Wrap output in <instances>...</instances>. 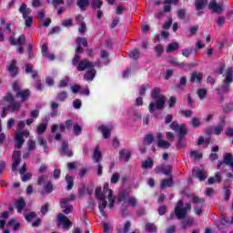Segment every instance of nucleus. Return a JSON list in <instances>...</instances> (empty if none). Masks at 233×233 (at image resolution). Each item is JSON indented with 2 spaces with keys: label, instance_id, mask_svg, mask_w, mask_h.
Wrapping results in <instances>:
<instances>
[{
  "label": "nucleus",
  "instance_id": "4be33fe9",
  "mask_svg": "<svg viewBox=\"0 0 233 233\" xmlns=\"http://www.w3.org/2000/svg\"><path fill=\"white\" fill-rule=\"evenodd\" d=\"M76 5L82 12H85L88 7V5H90V0H77Z\"/></svg>",
  "mask_w": 233,
  "mask_h": 233
},
{
  "label": "nucleus",
  "instance_id": "4d7b16f0",
  "mask_svg": "<svg viewBox=\"0 0 233 233\" xmlns=\"http://www.w3.org/2000/svg\"><path fill=\"white\" fill-rule=\"evenodd\" d=\"M25 19V25L27 28H30L32 26V23H34V20L32 19V16H26Z\"/></svg>",
  "mask_w": 233,
  "mask_h": 233
},
{
  "label": "nucleus",
  "instance_id": "4468645a",
  "mask_svg": "<svg viewBox=\"0 0 233 233\" xmlns=\"http://www.w3.org/2000/svg\"><path fill=\"white\" fill-rule=\"evenodd\" d=\"M224 164L225 165H229V167H231V168H233V157H232V155L230 153H226L224 155ZM222 165H223V162L218 161L217 168L219 170V168H221Z\"/></svg>",
  "mask_w": 233,
  "mask_h": 233
},
{
  "label": "nucleus",
  "instance_id": "0eeeda50",
  "mask_svg": "<svg viewBox=\"0 0 233 233\" xmlns=\"http://www.w3.org/2000/svg\"><path fill=\"white\" fill-rule=\"evenodd\" d=\"M74 197L63 198L60 201V207L63 209L64 214H70L74 208L70 205V201H73Z\"/></svg>",
  "mask_w": 233,
  "mask_h": 233
},
{
  "label": "nucleus",
  "instance_id": "3c124183",
  "mask_svg": "<svg viewBox=\"0 0 233 233\" xmlns=\"http://www.w3.org/2000/svg\"><path fill=\"white\" fill-rule=\"evenodd\" d=\"M76 45H83L84 46H88V42L85 37H77L76 38Z\"/></svg>",
  "mask_w": 233,
  "mask_h": 233
},
{
  "label": "nucleus",
  "instance_id": "e2e57ef3",
  "mask_svg": "<svg viewBox=\"0 0 233 233\" xmlns=\"http://www.w3.org/2000/svg\"><path fill=\"white\" fill-rule=\"evenodd\" d=\"M145 141L146 143H147V145H152V143H154V136H152L151 134L147 135L145 137Z\"/></svg>",
  "mask_w": 233,
  "mask_h": 233
},
{
  "label": "nucleus",
  "instance_id": "c9c22d12",
  "mask_svg": "<svg viewBox=\"0 0 233 233\" xmlns=\"http://www.w3.org/2000/svg\"><path fill=\"white\" fill-rule=\"evenodd\" d=\"M194 225V220L192 218H185L182 221V228H187V227H192Z\"/></svg>",
  "mask_w": 233,
  "mask_h": 233
},
{
  "label": "nucleus",
  "instance_id": "9b49d317",
  "mask_svg": "<svg viewBox=\"0 0 233 233\" xmlns=\"http://www.w3.org/2000/svg\"><path fill=\"white\" fill-rule=\"evenodd\" d=\"M156 139H157V145L158 148H163L164 150H167L169 147H171V144L169 141L163 139V134L161 133L157 134Z\"/></svg>",
  "mask_w": 233,
  "mask_h": 233
},
{
  "label": "nucleus",
  "instance_id": "de8ad7c7",
  "mask_svg": "<svg viewBox=\"0 0 233 233\" xmlns=\"http://www.w3.org/2000/svg\"><path fill=\"white\" fill-rule=\"evenodd\" d=\"M224 127H225V124H220L217 127H215L214 131H213L215 136H219V134H221V132H223Z\"/></svg>",
  "mask_w": 233,
  "mask_h": 233
},
{
  "label": "nucleus",
  "instance_id": "13d9d810",
  "mask_svg": "<svg viewBox=\"0 0 233 233\" xmlns=\"http://www.w3.org/2000/svg\"><path fill=\"white\" fill-rule=\"evenodd\" d=\"M68 81H70V78H68V76H66L65 79H63L59 82L58 86L60 88H65V86H66V85H68Z\"/></svg>",
  "mask_w": 233,
  "mask_h": 233
},
{
  "label": "nucleus",
  "instance_id": "58836bf2",
  "mask_svg": "<svg viewBox=\"0 0 233 233\" xmlns=\"http://www.w3.org/2000/svg\"><path fill=\"white\" fill-rule=\"evenodd\" d=\"M100 56H101V59L104 60L105 65H108V61H109L108 60V57H109L108 52H106V50H102L100 52Z\"/></svg>",
  "mask_w": 233,
  "mask_h": 233
},
{
  "label": "nucleus",
  "instance_id": "864d4df0",
  "mask_svg": "<svg viewBox=\"0 0 233 233\" xmlns=\"http://www.w3.org/2000/svg\"><path fill=\"white\" fill-rule=\"evenodd\" d=\"M91 5H93V8H101V6H103V1L92 0Z\"/></svg>",
  "mask_w": 233,
  "mask_h": 233
},
{
  "label": "nucleus",
  "instance_id": "2f4dec72",
  "mask_svg": "<svg viewBox=\"0 0 233 233\" xmlns=\"http://www.w3.org/2000/svg\"><path fill=\"white\" fill-rule=\"evenodd\" d=\"M37 141L40 147H44V151L46 152V154H48V147L46 146V139L41 137H38Z\"/></svg>",
  "mask_w": 233,
  "mask_h": 233
},
{
  "label": "nucleus",
  "instance_id": "09e8293b",
  "mask_svg": "<svg viewBox=\"0 0 233 233\" xmlns=\"http://www.w3.org/2000/svg\"><path fill=\"white\" fill-rule=\"evenodd\" d=\"M82 130H83V127H81V126H79V124H74L73 132L76 134V136H79V134H81Z\"/></svg>",
  "mask_w": 233,
  "mask_h": 233
},
{
  "label": "nucleus",
  "instance_id": "6e6552de",
  "mask_svg": "<svg viewBox=\"0 0 233 233\" xmlns=\"http://www.w3.org/2000/svg\"><path fill=\"white\" fill-rule=\"evenodd\" d=\"M72 125L73 123L71 119L66 121V127L63 124H60V125L55 124L51 127V134H56L57 130H59V132H65L66 128H67V130H71Z\"/></svg>",
  "mask_w": 233,
  "mask_h": 233
},
{
  "label": "nucleus",
  "instance_id": "dca6fc26",
  "mask_svg": "<svg viewBox=\"0 0 233 233\" xmlns=\"http://www.w3.org/2000/svg\"><path fill=\"white\" fill-rule=\"evenodd\" d=\"M98 130L102 132V136L104 139H108L110 137V134L112 132V126H99Z\"/></svg>",
  "mask_w": 233,
  "mask_h": 233
},
{
  "label": "nucleus",
  "instance_id": "a211bd4d",
  "mask_svg": "<svg viewBox=\"0 0 233 233\" xmlns=\"http://www.w3.org/2000/svg\"><path fill=\"white\" fill-rule=\"evenodd\" d=\"M15 96L18 99H21L22 103H24V101H26V99H28V97H30V90L25 89L23 91H18V92H16Z\"/></svg>",
  "mask_w": 233,
  "mask_h": 233
},
{
  "label": "nucleus",
  "instance_id": "49530a36",
  "mask_svg": "<svg viewBox=\"0 0 233 233\" xmlns=\"http://www.w3.org/2000/svg\"><path fill=\"white\" fill-rule=\"evenodd\" d=\"M139 56H141V54L139 53V50H137V49H134L129 54V57L131 59H139Z\"/></svg>",
  "mask_w": 233,
  "mask_h": 233
},
{
  "label": "nucleus",
  "instance_id": "39448f33",
  "mask_svg": "<svg viewBox=\"0 0 233 233\" xmlns=\"http://www.w3.org/2000/svg\"><path fill=\"white\" fill-rule=\"evenodd\" d=\"M72 63L74 66H76V70L78 72H85V70H88L89 68H94L96 66V64L87 58H85L79 62V55H76L74 56Z\"/></svg>",
  "mask_w": 233,
  "mask_h": 233
},
{
  "label": "nucleus",
  "instance_id": "ea45409f",
  "mask_svg": "<svg viewBox=\"0 0 233 233\" xmlns=\"http://www.w3.org/2000/svg\"><path fill=\"white\" fill-rule=\"evenodd\" d=\"M131 227H132V223H130V221H127L124 224L122 230H118V232L119 233H127V232H129Z\"/></svg>",
  "mask_w": 233,
  "mask_h": 233
},
{
  "label": "nucleus",
  "instance_id": "79ce46f5",
  "mask_svg": "<svg viewBox=\"0 0 233 233\" xmlns=\"http://www.w3.org/2000/svg\"><path fill=\"white\" fill-rule=\"evenodd\" d=\"M154 167V161L152 158L147 159L143 164H142V168H152Z\"/></svg>",
  "mask_w": 233,
  "mask_h": 233
},
{
  "label": "nucleus",
  "instance_id": "2eb2a0df",
  "mask_svg": "<svg viewBox=\"0 0 233 233\" xmlns=\"http://www.w3.org/2000/svg\"><path fill=\"white\" fill-rule=\"evenodd\" d=\"M60 154L61 156H67V157H72V156H74L72 150L68 149V142L62 143Z\"/></svg>",
  "mask_w": 233,
  "mask_h": 233
},
{
  "label": "nucleus",
  "instance_id": "603ef678",
  "mask_svg": "<svg viewBox=\"0 0 233 233\" xmlns=\"http://www.w3.org/2000/svg\"><path fill=\"white\" fill-rule=\"evenodd\" d=\"M172 23H173L172 17L168 16L167 21L165 22V24L163 25L164 30H168V28H170V26H172Z\"/></svg>",
  "mask_w": 233,
  "mask_h": 233
},
{
  "label": "nucleus",
  "instance_id": "c85d7f7f",
  "mask_svg": "<svg viewBox=\"0 0 233 233\" xmlns=\"http://www.w3.org/2000/svg\"><path fill=\"white\" fill-rule=\"evenodd\" d=\"M201 79H203V74L195 72L191 75L190 82L196 83V81L199 82Z\"/></svg>",
  "mask_w": 233,
  "mask_h": 233
},
{
  "label": "nucleus",
  "instance_id": "423d86ee",
  "mask_svg": "<svg viewBox=\"0 0 233 233\" xmlns=\"http://www.w3.org/2000/svg\"><path fill=\"white\" fill-rule=\"evenodd\" d=\"M30 136V132L24 130V131H18L15 135V145L16 148H22L23 145H25V139L24 137H28Z\"/></svg>",
  "mask_w": 233,
  "mask_h": 233
},
{
  "label": "nucleus",
  "instance_id": "ddd939ff",
  "mask_svg": "<svg viewBox=\"0 0 233 233\" xmlns=\"http://www.w3.org/2000/svg\"><path fill=\"white\" fill-rule=\"evenodd\" d=\"M19 163H21V152L15 151L13 154V165H12L13 172H15V170H17V167H19Z\"/></svg>",
  "mask_w": 233,
  "mask_h": 233
},
{
  "label": "nucleus",
  "instance_id": "8fccbe9b",
  "mask_svg": "<svg viewBox=\"0 0 233 233\" xmlns=\"http://www.w3.org/2000/svg\"><path fill=\"white\" fill-rule=\"evenodd\" d=\"M207 89L202 88V89H198V96L199 97V99H205V97H207Z\"/></svg>",
  "mask_w": 233,
  "mask_h": 233
},
{
  "label": "nucleus",
  "instance_id": "5fc2aeb1",
  "mask_svg": "<svg viewBox=\"0 0 233 233\" xmlns=\"http://www.w3.org/2000/svg\"><path fill=\"white\" fill-rule=\"evenodd\" d=\"M155 52L157 53V56H158V57L161 56V55L164 52L163 46H161L159 44L157 45L155 47Z\"/></svg>",
  "mask_w": 233,
  "mask_h": 233
},
{
  "label": "nucleus",
  "instance_id": "052dcab7",
  "mask_svg": "<svg viewBox=\"0 0 233 233\" xmlns=\"http://www.w3.org/2000/svg\"><path fill=\"white\" fill-rule=\"evenodd\" d=\"M176 103H177V100H176V97L174 96H171L167 101V105L169 108H174V106H176Z\"/></svg>",
  "mask_w": 233,
  "mask_h": 233
},
{
  "label": "nucleus",
  "instance_id": "5701e85b",
  "mask_svg": "<svg viewBox=\"0 0 233 233\" xmlns=\"http://www.w3.org/2000/svg\"><path fill=\"white\" fill-rule=\"evenodd\" d=\"M46 128H48V122L39 124L36 127V133L41 136V134H45L46 132Z\"/></svg>",
  "mask_w": 233,
  "mask_h": 233
},
{
  "label": "nucleus",
  "instance_id": "412c9836",
  "mask_svg": "<svg viewBox=\"0 0 233 233\" xmlns=\"http://www.w3.org/2000/svg\"><path fill=\"white\" fill-rule=\"evenodd\" d=\"M8 71L11 76H17V62L15 60L11 61Z\"/></svg>",
  "mask_w": 233,
  "mask_h": 233
},
{
  "label": "nucleus",
  "instance_id": "a19ab883",
  "mask_svg": "<svg viewBox=\"0 0 233 233\" xmlns=\"http://www.w3.org/2000/svg\"><path fill=\"white\" fill-rule=\"evenodd\" d=\"M146 230H147V232H157V227L155 226V224L147 223V224H146Z\"/></svg>",
  "mask_w": 233,
  "mask_h": 233
},
{
  "label": "nucleus",
  "instance_id": "f257e3e1",
  "mask_svg": "<svg viewBox=\"0 0 233 233\" xmlns=\"http://www.w3.org/2000/svg\"><path fill=\"white\" fill-rule=\"evenodd\" d=\"M96 198L98 202V208L101 216H106L105 208L108 207L112 208L116 203V197H114V191L108 188V184L104 186V193L101 192V187H97L95 192ZM106 196L108 202L106 201Z\"/></svg>",
  "mask_w": 233,
  "mask_h": 233
},
{
  "label": "nucleus",
  "instance_id": "6e6d98bb",
  "mask_svg": "<svg viewBox=\"0 0 233 233\" xmlns=\"http://www.w3.org/2000/svg\"><path fill=\"white\" fill-rule=\"evenodd\" d=\"M190 125H192V127H194V128H196L201 125V122L199 121V118L193 117L191 119Z\"/></svg>",
  "mask_w": 233,
  "mask_h": 233
},
{
  "label": "nucleus",
  "instance_id": "4c0bfd02",
  "mask_svg": "<svg viewBox=\"0 0 233 233\" xmlns=\"http://www.w3.org/2000/svg\"><path fill=\"white\" fill-rule=\"evenodd\" d=\"M173 185H174V182H173L172 178L165 179L162 181V183L160 185V188H165L166 187H172Z\"/></svg>",
  "mask_w": 233,
  "mask_h": 233
},
{
  "label": "nucleus",
  "instance_id": "f3484780",
  "mask_svg": "<svg viewBox=\"0 0 233 233\" xmlns=\"http://www.w3.org/2000/svg\"><path fill=\"white\" fill-rule=\"evenodd\" d=\"M193 174L199 179V181H205V178L208 176L207 175V172L200 170L199 167H194Z\"/></svg>",
  "mask_w": 233,
  "mask_h": 233
},
{
  "label": "nucleus",
  "instance_id": "37998d69",
  "mask_svg": "<svg viewBox=\"0 0 233 233\" xmlns=\"http://www.w3.org/2000/svg\"><path fill=\"white\" fill-rule=\"evenodd\" d=\"M186 146H187V141L185 140V137H178V142H177V147L185 148Z\"/></svg>",
  "mask_w": 233,
  "mask_h": 233
},
{
  "label": "nucleus",
  "instance_id": "0e129e2a",
  "mask_svg": "<svg viewBox=\"0 0 233 233\" xmlns=\"http://www.w3.org/2000/svg\"><path fill=\"white\" fill-rule=\"evenodd\" d=\"M27 145H28L29 152H32V150H34L35 148V141H34V140H28Z\"/></svg>",
  "mask_w": 233,
  "mask_h": 233
},
{
  "label": "nucleus",
  "instance_id": "680f3d73",
  "mask_svg": "<svg viewBox=\"0 0 233 233\" xmlns=\"http://www.w3.org/2000/svg\"><path fill=\"white\" fill-rule=\"evenodd\" d=\"M162 172H163V174H165V176H168V174H170V172H172V166H166V167H162Z\"/></svg>",
  "mask_w": 233,
  "mask_h": 233
},
{
  "label": "nucleus",
  "instance_id": "9d476101",
  "mask_svg": "<svg viewBox=\"0 0 233 233\" xmlns=\"http://www.w3.org/2000/svg\"><path fill=\"white\" fill-rule=\"evenodd\" d=\"M58 227H63V228H70L72 227V222L68 220V218L63 213H59L57 216Z\"/></svg>",
  "mask_w": 233,
  "mask_h": 233
},
{
  "label": "nucleus",
  "instance_id": "f704fd0d",
  "mask_svg": "<svg viewBox=\"0 0 233 233\" xmlns=\"http://www.w3.org/2000/svg\"><path fill=\"white\" fill-rule=\"evenodd\" d=\"M66 181L67 183V190H72V188L74 187V177L66 175Z\"/></svg>",
  "mask_w": 233,
  "mask_h": 233
},
{
  "label": "nucleus",
  "instance_id": "b1692460",
  "mask_svg": "<svg viewBox=\"0 0 233 233\" xmlns=\"http://www.w3.org/2000/svg\"><path fill=\"white\" fill-rule=\"evenodd\" d=\"M94 77H96V69H94V68H92L91 70L87 71L84 75V79H86V81H93Z\"/></svg>",
  "mask_w": 233,
  "mask_h": 233
},
{
  "label": "nucleus",
  "instance_id": "a878e982",
  "mask_svg": "<svg viewBox=\"0 0 233 233\" xmlns=\"http://www.w3.org/2000/svg\"><path fill=\"white\" fill-rule=\"evenodd\" d=\"M92 157H93V161H95V163H99L101 161L103 157H102L101 151H99L98 147L95 148Z\"/></svg>",
  "mask_w": 233,
  "mask_h": 233
},
{
  "label": "nucleus",
  "instance_id": "393cba45",
  "mask_svg": "<svg viewBox=\"0 0 233 233\" xmlns=\"http://www.w3.org/2000/svg\"><path fill=\"white\" fill-rule=\"evenodd\" d=\"M25 74H31L33 79H35V77H37V71L34 70V67L30 64H27L25 66Z\"/></svg>",
  "mask_w": 233,
  "mask_h": 233
},
{
  "label": "nucleus",
  "instance_id": "e433bc0d",
  "mask_svg": "<svg viewBox=\"0 0 233 233\" xmlns=\"http://www.w3.org/2000/svg\"><path fill=\"white\" fill-rule=\"evenodd\" d=\"M68 97V93L66 91H62L56 95V99L57 101H66V99Z\"/></svg>",
  "mask_w": 233,
  "mask_h": 233
},
{
  "label": "nucleus",
  "instance_id": "20e7f679",
  "mask_svg": "<svg viewBox=\"0 0 233 233\" xmlns=\"http://www.w3.org/2000/svg\"><path fill=\"white\" fill-rule=\"evenodd\" d=\"M185 206V207H184ZM192 210V205L190 203H185L183 200H179L175 208V214L172 213L168 218V221L175 219V218H177V219H183L187 218V214Z\"/></svg>",
  "mask_w": 233,
  "mask_h": 233
},
{
  "label": "nucleus",
  "instance_id": "1a4fd4ad",
  "mask_svg": "<svg viewBox=\"0 0 233 233\" xmlns=\"http://www.w3.org/2000/svg\"><path fill=\"white\" fill-rule=\"evenodd\" d=\"M233 81L232 70L228 69L226 73V78L224 80V85L222 86L220 92L227 93L228 88H230V83Z\"/></svg>",
  "mask_w": 233,
  "mask_h": 233
},
{
  "label": "nucleus",
  "instance_id": "bb28decb",
  "mask_svg": "<svg viewBox=\"0 0 233 233\" xmlns=\"http://www.w3.org/2000/svg\"><path fill=\"white\" fill-rule=\"evenodd\" d=\"M120 159L123 161H128L130 159V151L128 149H122L119 152Z\"/></svg>",
  "mask_w": 233,
  "mask_h": 233
},
{
  "label": "nucleus",
  "instance_id": "6ab92c4d",
  "mask_svg": "<svg viewBox=\"0 0 233 233\" xmlns=\"http://www.w3.org/2000/svg\"><path fill=\"white\" fill-rule=\"evenodd\" d=\"M9 41L13 46L18 45V46H23L25 45V41H26V37L25 35H21L15 42L14 37L10 36Z\"/></svg>",
  "mask_w": 233,
  "mask_h": 233
},
{
  "label": "nucleus",
  "instance_id": "774afa93",
  "mask_svg": "<svg viewBox=\"0 0 233 233\" xmlns=\"http://www.w3.org/2000/svg\"><path fill=\"white\" fill-rule=\"evenodd\" d=\"M81 100L79 99H76L74 102H73V106L74 108H76V109H79L81 108Z\"/></svg>",
  "mask_w": 233,
  "mask_h": 233
},
{
  "label": "nucleus",
  "instance_id": "338daca9",
  "mask_svg": "<svg viewBox=\"0 0 233 233\" xmlns=\"http://www.w3.org/2000/svg\"><path fill=\"white\" fill-rule=\"evenodd\" d=\"M103 228H104V232L105 233H111L112 232V228L108 224L104 223Z\"/></svg>",
  "mask_w": 233,
  "mask_h": 233
},
{
  "label": "nucleus",
  "instance_id": "69168bd1",
  "mask_svg": "<svg viewBox=\"0 0 233 233\" xmlns=\"http://www.w3.org/2000/svg\"><path fill=\"white\" fill-rule=\"evenodd\" d=\"M53 188H54V186H52V182L49 181V182L45 186V192L50 193V192H52Z\"/></svg>",
  "mask_w": 233,
  "mask_h": 233
},
{
  "label": "nucleus",
  "instance_id": "473e14b6",
  "mask_svg": "<svg viewBox=\"0 0 233 233\" xmlns=\"http://www.w3.org/2000/svg\"><path fill=\"white\" fill-rule=\"evenodd\" d=\"M177 132L179 134L178 137H185V136H187V125H180Z\"/></svg>",
  "mask_w": 233,
  "mask_h": 233
},
{
  "label": "nucleus",
  "instance_id": "cd10ccee",
  "mask_svg": "<svg viewBox=\"0 0 233 233\" xmlns=\"http://www.w3.org/2000/svg\"><path fill=\"white\" fill-rule=\"evenodd\" d=\"M177 48H179V44L178 43H172L169 44L166 49V52L167 54H172V52H176V50H177Z\"/></svg>",
  "mask_w": 233,
  "mask_h": 233
},
{
  "label": "nucleus",
  "instance_id": "bf43d9fd",
  "mask_svg": "<svg viewBox=\"0 0 233 233\" xmlns=\"http://www.w3.org/2000/svg\"><path fill=\"white\" fill-rule=\"evenodd\" d=\"M119 174L118 173H115L112 175L111 177V183L112 185H116V183H117L119 181Z\"/></svg>",
  "mask_w": 233,
  "mask_h": 233
},
{
  "label": "nucleus",
  "instance_id": "aec40b11",
  "mask_svg": "<svg viewBox=\"0 0 233 233\" xmlns=\"http://www.w3.org/2000/svg\"><path fill=\"white\" fill-rule=\"evenodd\" d=\"M19 12L22 14L24 19H26V17L30 16V14H32V10L26 6L25 4H22L19 8Z\"/></svg>",
  "mask_w": 233,
  "mask_h": 233
},
{
  "label": "nucleus",
  "instance_id": "a18cd8bd",
  "mask_svg": "<svg viewBox=\"0 0 233 233\" xmlns=\"http://www.w3.org/2000/svg\"><path fill=\"white\" fill-rule=\"evenodd\" d=\"M48 176L42 175L38 177L37 183L38 185H45V183H48Z\"/></svg>",
  "mask_w": 233,
  "mask_h": 233
},
{
  "label": "nucleus",
  "instance_id": "7ed1b4c3",
  "mask_svg": "<svg viewBox=\"0 0 233 233\" xmlns=\"http://www.w3.org/2000/svg\"><path fill=\"white\" fill-rule=\"evenodd\" d=\"M151 98L153 101L148 106V110L150 114H154L156 110H163L167 103V98L163 94H161V89L159 87H155L151 93Z\"/></svg>",
  "mask_w": 233,
  "mask_h": 233
},
{
  "label": "nucleus",
  "instance_id": "72a5a7b5",
  "mask_svg": "<svg viewBox=\"0 0 233 233\" xmlns=\"http://www.w3.org/2000/svg\"><path fill=\"white\" fill-rule=\"evenodd\" d=\"M126 203H128L131 207H137V198L135 197H127Z\"/></svg>",
  "mask_w": 233,
  "mask_h": 233
},
{
  "label": "nucleus",
  "instance_id": "c756f323",
  "mask_svg": "<svg viewBox=\"0 0 233 233\" xmlns=\"http://www.w3.org/2000/svg\"><path fill=\"white\" fill-rule=\"evenodd\" d=\"M25 205H26V203L25 202V199L19 198L15 203L17 212L19 213L23 212V208H25Z\"/></svg>",
  "mask_w": 233,
  "mask_h": 233
},
{
  "label": "nucleus",
  "instance_id": "c03bdc74",
  "mask_svg": "<svg viewBox=\"0 0 233 233\" xmlns=\"http://www.w3.org/2000/svg\"><path fill=\"white\" fill-rule=\"evenodd\" d=\"M168 62H169L171 65H175V66H179V68H183V66H185V64H184V63L179 64V63L177 62V58H176V57H171V58H169V59H168Z\"/></svg>",
  "mask_w": 233,
  "mask_h": 233
},
{
  "label": "nucleus",
  "instance_id": "f03ea898",
  "mask_svg": "<svg viewBox=\"0 0 233 233\" xmlns=\"http://www.w3.org/2000/svg\"><path fill=\"white\" fill-rule=\"evenodd\" d=\"M14 95L7 93L3 99L0 101L2 106L1 117H6V112H19L21 110V103L15 101Z\"/></svg>",
  "mask_w": 233,
  "mask_h": 233
},
{
  "label": "nucleus",
  "instance_id": "f8f14e48",
  "mask_svg": "<svg viewBox=\"0 0 233 233\" xmlns=\"http://www.w3.org/2000/svg\"><path fill=\"white\" fill-rule=\"evenodd\" d=\"M208 8L215 14H221L223 12V4H218L217 0H211L208 4Z\"/></svg>",
  "mask_w": 233,
  "mask_h": 233
},
{
  "label": "nucleus",
  "instance_id": "7c9ffc66",
  "mask_svg": "<svg viewBox=\"0 0 233 233\" xmlns=\"http://www.w3.org/2000/svg\"><path fill=\"white\" fill-rule=\"evenodd\" d=\"M208 1L207 0H197L196 1V8L197 10H203L206 6V5H208Z\"/></svg>",
  "mask_w": 233,
  "mask_h": 233
}]
</instances>
